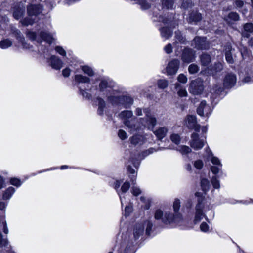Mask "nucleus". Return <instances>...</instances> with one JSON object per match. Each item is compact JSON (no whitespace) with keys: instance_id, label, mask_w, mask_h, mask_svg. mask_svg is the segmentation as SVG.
Returning <instances> with one entry per match:
<instances>
[{"instance_id":"1","label":"nucleus","mask_w":253,"mask_h":253,"mask_svg":"<svg viewBox=\"0 0 253 253\" xmlns=\"http://www.w3.org/2000/svg\"><path fill=\"white\" fill-rule=\"evenodd\" d=\"M180 207V200L178 199H175L173 205L175 212L174 215L171 214L169 211L166 210L163 211L161 209H157L154 214L155 219L156 220H161L166 224L175 223L177 225L181 226L184 223V221L182 218L181 214L177 213Z\"/></svg>"},{"instance_id":"2","label":"nucleus","mask_w":253,"mask_h":253,"mask_svg":"<svg viewBox=\"0 0 253 253\" xmlns=\"http://www.w3.org/2000/svg\"><path fill=\"white\" fill-rule=\"evenodd\" d=\"M114 95L109 96V101L113 105H122L125 108L129 107L133 103V99L131 97L127 96H124L121 94L120 92H114Z\"/></svg>"},{"instance_id":"3","label":"nucleus","mask_w":253,"mask_h":253,"mask_svg":"<svg viewBox=\"0 0 253 253\" xmlns=\"http://www.w3.org/2000/svg\"><path fill=\"white\" fill-rule=\"evenodd\" d=\"M42 10L41 5H31L27 7L28 17L21 21L23 25L28 26L32 25L36 20L37 16L40 13Z\"/></svg>"},{"instance_id":"4","label":"nucleus","mask_w":253,"mask_h":253,"mask_svg":"<svg viewBox=\"0 0 253 253\" xmlns=\"http://www.w3.org/2000/svg\"><path fill=\"white\" fill-rule=\"evenodd\" d=\"M119 116L123 120L124 124L130 129L131 132L138 131L140 129L133 124L135 118L132 117L133 113L131 111H123L119 114Z\"/></svg>"},{"instance_id":"5","label":"nucleus","mask_w":253,"mask_h":253,"mask_svg":"<svg viewBox=\"0 0 253 253\" xmlns=\"http://www.w3.org/2000/svg\"><path fill=\"white\" fill-rule=\"evenodd\" d=\"M153 224L150 220H147L143 223H139L135 225L134 230L133 234L135 239H137L141 235H143L144 231V227L146 226V233L150 235Z\"/></svg>"},{"instance_id":"6","label":"nucleus","mask_w":253,"mask_h":253,"mask_svg":"<svg viewBox=\"0 0 253 253\" xmlns=\"http://www.w3.org/2000/svg\"><path fill=\"white\" fill-rule=\"evenodd\" d=\"M205 152L206 153L207 159L208 160H210L212 164L214 165L211 167V170L215 174L219 173L220 170L221 169L222 166L219 159L217 157L213 156L212 152L209 147L206 148Z\"/></svg>"},{"instance_id":"7","label":"nucleus","mask_w":253,"mask_h":253,"mask_svg":"<svg viewBox=\"0 0 253 253\" xmlns=\"http://www.w3.org/2000/svg\"><path fill=\"white\" fill-rule=\"evenodd\" d=\"M204 89L203 81L201 79L197 78L191 82L188 90L189 92L193 95H200Z\"/></svg>"},{"instance_id":"8","label":"nucleus","mask_w":253,"mask_h":253,"mask_svg":"<svg viewBox=\"0 0 253 253\" xmlns=\"http://www.w3.org/2000/svg\"><path fill=\"white\" fill-rule=\"evenodd\" d=\"M114 85L115 83L109 79L102 80L99 84V90L100 91H105L109 93V94L107 93L108 100L109 96H115L116 94H114V92H117V90L112 89L113 87H114Z\"/></svg>"},{"instance_id":"9","label":"nucleus","mask_w":253,"mask_h":253,"mask_svg":"<svg viewBox=\"0 0 253 253\" xmlns=\"http://www.w3.org/2000/svg\"><path fill=\"white\" fill-rule=\"evenodd\" d=\"M206 137L204 139L200 138L197 133H193L191 136L190 145L194 150H198L202 149L206 142Z\"/></svg>"},{"instance_id":"10","label":"nucleus","mask_w":253,"mask_h":253,"mask_svg":"<svg viewBox=\"0 0 253 253\" xmlns=\"http://www.w3.org/2000/svg\"><path fill=\"white\" fill-rule=\"evenodd\" d=\"M145 118L142 119L141 123L144 127L152 129L156 124V119L154 116L148 112H146Z\"/></svg>"},{"instance_id":"11","label":"nucleus","mask_w":253,"mask_h":253,"mask_svg":"<svg viewBox=\"0 0 253 253\" xmlns=\"http://www.w3.org/2000/svg\"><path fill=\"white\" fill-rule=\"evenodd\" d=\"M212 111L211 106L207 104L205 101H201L197 109V114L202 117H209Z\"/></svg>"},{"instance_id":"12","label":"nucleus","mask_w":253,"mask_h":253,"mask_svg":"<svg viewBox=\"0 0 253 253\" xmlns=\"http://www.w3.org/2000/svg\"><path fill=\"white\" fill-rule=\"evenodd\" d=\"M184 125L190 129L199 132L200 125L197 124L196 117L194 115H188L184 121Z\"/></svg>"},{"instance_id":"13","label":"nucleus","mask_w":253,"mask_h":253,"mask_svg":"<svg viewBox=\"0 0 253 253\" xmlns=\"http://www.w3.org/2000/svg\"><path fill=\"white\" fill-rule=\"evenodd\" d=\"M203 201V200L202 198L201 199H198V203L196 206V213L194 219L195 223L199 222L202 219L205 217L203 213L204 204Z\"/></svg>"},{"instance_id":"14","label":"nucleus","mask_w":253,"mask_h":253,"mask_svg":"<svg viewBox=\"0 0 253 253\" xmlns=\"http://www.w3.org/2000/svg\"><path fill=\"white\" fill-rule=\"evenodd\" d=\"M179 61L177 59H173L169 62L166 68L167 74L168 75L175 74L179 68Z\"/></svg>"},{"instance_id":"15","label":"nucleus","mask_w":253,"mask_h":253,"mask_svg":"<svg viewBox=\"0 0 253 253\" xmlns=\"http://www.w3.org/2000/svg\"><path fill=\"white\" fill-rule=\"evenodd\" d=\"M195 57L194 51L190 48H185L183 51L181 59L183 62L189 63L194 61Z\"/></svg>"},{"instance_id":"16","label":"nucleus","mask_w":253,"mask_h":253,"mask_svg":"<svg viewBox=\"0 0 253 253\" xmlns=\"http://www.w3.org/2000/svg\"><path fill=\"white\" fill-rule=\"evenodd\" d=\"M195 47L198 49L206 50L209 47V43L205 37H196L194 39Z\"/></svg>"},{"instance_id":"17","label":"nucleus","mask_w":253,"mask_h":253,"mask_svg":"<svg viewBox=\"0 0 253 253\" xmlns=\"http://www.w3.org/2000/svg\"><path fill=\"white\" fill-rule=\"evenodd\" d=\"M237 78L235 74L232 73L227 74L223 80V85L225 88L233 87L236 83Z\"/></svg>"},{"instance_id":"18","label":"nucleus","mask_w":253,"mask_h":253,"mask_svg":"<svg viewBox=\"0 0 253 253\" xmlns=\"http://www.w3.org/2000/svg\"><path fill=\"white\" fill-rule=\"evenodd\" d=\"M147 135H143L139 134L134 135L130 138L129 140L131 144L136 145H142L145 142Z\"/></svg>"},{"instance_id":"19","label":"nucleus","mask_w":253,"mask_h":253,"mask_svg":"<svg viewBox=\"0 0 253 253\" xmlns=\"http://www.w3.org/2000/svg\"><path fill=\"white\" fill-rule=\"evenodd\" d=\"M241 34L243 37L248 38L251 34H253V23H247L243 25Z\"/></svg>"},{"instance_id":"20","label":"nucleus","mask_w":253,"mask_h":253,"mask_svg":"<svg viewBox=\"0 0 253 253\" xmlns=\"http://www.w3.org/2000/svg\"><path fill=\"white\" fill-rule=\"evenodd\" d=\"M50 61L51 66L54 69L60 70L63 66V62L54 55L51 57Z\"/></svg>"},{"instance_id":"21","label":"nucleus","mask_w":253,"mask_h":253,"mask_svg":"<svg viewBox=\"0 0 253 253\" xmlns=\"http://www.w3.org/2000/svg\"><path fill=\"white\" fill-rule=\"evenodd\" d=\"M168 132V129L166 127H160L153 131L154 134L158 139L161 140L164 138Z\"/></svg>"},{"instance_id":"22","label":"nucleus","mask_w":253,"mask_h":253,"mask_svg":"<svg viewBox=\"0 0 253 253\" xmlns=\"http://www.w3.org/2000/svg\"><path fill=\"white\" fill-rule=\"evenodd\" d=\"M232 49V46L230 44H227L225 46L224 51L225 59L227 62L229 64H233L234 63V59L231 54Z\"/></svg>"},{"instance_id":"23","label":"nucleus","mask_w":253,"mask_h":253,"mask_svg":"<svg viewBox=\"0 0 253 253\" xmlns=\"http://www.w3.org/2000/svg\"><path fill=\"white\" fill-rule=\"evenodd\" d=\"M40 36L42 40L46 41L49 44L52 43L53 38L51 34L45 32H41Z\"/></svg>"},{"instance_id":"24","label":"nucleus","mask_w":253,"mask_h":253,"mask_svg":"<svg viewBox=\"0 0 253 253\" xmlns=\"http://www.w3.org/2000/svg\"><path fill=\"white\" fill-rule=\"evenodd\" d=\"M75 82L78 84L88 83L90 82V79L86 76L82 75H76L74 77Z\"/></svg>"},{"instance_id":"25","label":"nucleus","mask_w":253,"mask_h":253,"mask_svg":"<svg viewBox=\"0 0 253 253\" xmlns=\"http://www.w3.org/2000/svg\"><path fill=\"white\" fill-rule=\"evenodd\" d=\"M224 20L230 23L232 21H236L239 20V15L236 12H230L227 17H224Z\"/></svg>"},{"instance_id":"26","label":"nucleus","mask_w":253,"mask_h":253,"mask_svg":"<svg viewBox=\"0 0 253 253\" xmlns=\"http://www.w3.org/2000/svg\"><path fill=\"white\" fill-rule=\"evenodd\" d=\"M4 247V250L7 253H15L13 251H11V246L9 244L7 239H2L1 238V248Z\"/></svg>"},{"instance_id":"27","label":"nucleus","mask_w":253,"mask_h":253,"mask_svg":"<svg viewBox=\"0 0 253 253\" xmlns=\"http://www.w3.org/2000/svg\"><path fill=\"white\" fill-rule=\"evenodd\" d=\"M201 65L204 66H207L211 61V56L207 54H203L200 56Z\"/></svg>"},{"instance_id":"28","label":"nucleus","mask_w":253,"mask_h":253,"mask_svg":"<svg viewBox=\"0 0 253 253\" xmlns=\"http://www.w3.org/2000/svg\"><path fill=\"white\" fill-rule=\"evenodd\" d=\"M15 190L12 187H8L3 193L2 198L4 200H8L12 194L15 192Z\"/></svg>"},{"instance_id":"29","label":"nucleus","mask_w":253,"mask_h":253,"mask_svg":"<svg viewBox=\"0 0 253 253\" xmlns=\"http://www.w3.org/2000/svg\"><path fill=\"white\" fill-rule=\"evenodd\" d=\"M175 87L178 89L177 94L179 96L182 97L187 96L188 94L186 89L183 87H181L178 83L175 84Z\"/></svg>"},{"instance_id":"30","label":"nucleus","mask_w":253,"mask_h":253,"mask_svg":"<svg viewBox=\"0 0 253 253\" xmlns=\"http://www.w3.org/2000/svg\"><path fill=\"white\" fill-rule=\"evenodd\" d=\"M160 32L162 37L166 39L169 38L172 35L171 31L167 27L161 28L160 29Z\"/></svg>"},{"instance_id":"31","label":"nucleus","mask_w":253,"mask_h":253,"mask_svg":"<svg viewBox=\"0 0 253 253\" xmlns=\"http://www.w3.org/2000/svg\"><path fill=\"white\" fill-rule=\"evenodd\" d=\"M25 9L23 7L15 8L13 10V16L16 19H19L24 14Z\"/></svg>"},{"instance_id":"32","label":"nucleus","mask_w":253,"mask_h":253,"mask_svg":"<svg viewBox=\"0 0 253 253\" xmlns=\"http://www.w3.org/2000/svg\"><path fill=\"white\" fill-rule=\"evenodd\" d=\"M17 39L19 40V42L21 44L23 48L25 49H29L30 46L29 45L27 44L25 42V39L24 37L21 35V32L20 31H17Z\"/></svg>"},{"instance_id":"33","label":"nucleus","mask_w":253,"mask_h":253,"mask_svg":"<svg viewBox=\"0 0 253 253\" xmlns=\"http://www.w3.org/2000/svg\"><path fill=\"white\" fill-rule=\"evenodd\" d=\"M177 150L179 151L182 155H187L191 152V148L186 145H181L178 146L177 148Z\"/></svg>"},{"instance_id":"34","label":"nucleus","mask_w":253,"mask_h":253,"mask_svg":"<svg viewBox=\"0 0 253 253\" xmlns=\"http://www.w3.org/2000/svg\"><path fill=\"white\" fill-rule=\"evenodd\" d=\"M97 100L98 102V114L102 115L103 113L104 109L105 108V101L100 98H97Z\"/></svg>"},{"instance_id":"35","label":"nucleus","mask_w":253,"mask_h":253,"mask_svg":"<svg viewBox=\"0 0 253 253\" xmlns=\"http://www.w3.org/2000/svg\"><path fill=\"white\" fill-rule=\"evenodd\" d=\"M223 64L221 63H215L214 65L213 69L211 71V74L213 76H215L216 74L218 72H220L223 69Z\"/></svg>"},{"instance_id":"36","label":"nucleus","mask_w":253,"mask_h":253,"mask_svg":"<svg viewBox=\"0 0 253 253\" xmlns=\"http://www.w3.org/2000/svg\"><path fill=\"white\" fill-rule=\"evenodd\" d=\"M202 18V16H201V14L199 13H197V12H194V13H191L190 16H189V22H198L199 21H200Z\"/></svg>"},{"instance_id":"37","label":"nucleus","mask_w":253,"mask_h":253,"mask_svg":"<svg viewBox=\"0 0 253 253\" xmlns=\"http://www.w3.org/2000/svg\"><path fill=\"white\" fill-rule=\"evenodd\" d=\"M175 42L176 43H178V42L180 43L185 44L186 43V40L182 36L181 32L179 31L175 32Z\"/></svg>"},{"instance_id":"38","label":"nucleus","mask_w":253,"mask_h":253,"mask_svg":"<svg viewBox=\"0 0 253 253\" xmlns=\"http://www.w3.org/2000/svg\"><path fill=\"white\" fill-rule=\"evenodd\" d=\"M201 188L203 191L206 192L209 190L210 188V183L208 179L203 178L201 181Z\"/></svg>"},{"instance_id":"39","label":"nucleus","mask_w":253,"mask_h":253,"mask_svg":"<svg viewBox=\"0 0 253 253\" xmlns=\"http://www.w3.org/2000/svg\"><path fill=\"white\" fill-rule=\"evenodd\" d=\"M83 72L89 76H92L94 75L93 70L88 66H83L81 67Z\"/></svg>"},{"instance_id":"40","label":"nucleus","mask_w":253,"mask_h":253,"mask_svg":"<svg viewBox=\"0 0 253 253\" xmlns=\"http://www.w3.org/2000/svg\"><path fill=\"white\" fill-rule=\"evenodd\" d=\"M170 139L173 143L178 145L180 142L181 138L178 134L172 133L170 136Z\"/></svg>"},{"instance_id":"41","label":"nucleus","mask_w":253,"mask_h":253,"mask_svg":"<svg viewBox=\"0 0 253 253\" xmlns=\"http://www.w3.org/2000/svg\"><path fill=\"white\" fill-rule=\"evenodd\" d=\"M158 86L160 89H165L168 86V82L165 79H161L158 81Z\"/></svg>"},{"instance_id":"42","label":"nucleus","mask_w":253,"mask_h":253,"mask_svg":"<svg viewBox=\"0 0 253 253\" xmlns=\"http://www.w3.org/2000/svg\"><path fill=\"white\" fill-rule=\"evenodd\" d=\"M162 4L163 7H166L167 9L172 8L173 4V0H162Z\"/></svg>"},{"instance_id":"43","label":"nucleus","mask_w":253,"mask_h":253,"mask_svg":"<svg viewBox=\"0 0 253 253\" xmlns=\"http://www.w3.org/2000/svg\"><path fill=\"white\" fill-rule=\"evenodd\" d=\"M11 44L12 42L9 39H5L1 41V48H7L10 47Z\"/></svg>"},{"instance_id":"44","label":"nucleus","mask_w":253,"mask_h":253,"mask_svg":"<svg viewBox=\"0 0 253 253\" xmlns=\"http://www.w3.org/2000/svg\"><path fill=\"white\" fill-rule=\"evenodd\" d=\"M240 50L243 59H245L247 57L249 56L250 53L246 47H241Z\"/></svg>"},{"instance_id":"45","label":"nucleus","mask_w":253,"mask_h":253,"mask_svg":"<svg viewBox=\"0 0 253 253\" xmlns=\"http://www.w3.org/2000/svg\"><path fill=\"white\" fill-rule=\"evenodd\" d=\"M188 71L190 74H195L199 71V67L197 65L192 64L189 66Z\"/></svg>"},{"instance_id":"46","label":"nucleus","mask_w":253,"mask_h":253,"mask_svg":"<svg viewBox=\"0 0 253 253\" xmlns=\"http://www.w3.org/2000/svg\"><path fill=\"white\" fill-rule=\"evenodd\" d=\"M211 182L213 187L215 189H218L220 187V183L219 180L216 176H213L211 179Z\"/></svg>"},{"instance_id":"47","label":"nucleus","mask_w":253,"mask_h":253,"mask_svg":"<svg viewBox=\"0 0 253 253\" xmlns=\"http://www.w3.org/2000/svg\"><path fill=\"white\" fill-rule=\"evenodd\" d=\"M10 183L11 185L16 187L20 186L22 182L21 180L17 178H12L10 179Z\"/></svg>"},{"instance_id":"48","label":"nucleus","mask_w":253,"mask_h":253,"mask_svg":"<svg viewBox=\"0 0 253 253\" xmlns=\"http://www.w3.org/2000/svg\"><path fill=\"white\" fill-rule=\"evenodd\" d=\"M118 137L122 140H125L127 138L126 133L123 130L120 129L118 133Z\"/></svg>"},{"instance_id":"49","label":"nucleus","mask_w":253,"mask_h":253,"mask_svg":"<svg viewBox=\"0 0 253 253\" xmlns=\"http://www.w3.org/2000/svg\"><path fill=\"white\" fill-rule=\"evenodd\" d=\"M55 50L57 53L63 56H65L66 55L65 50L61 46H56L55 48Z\"/></svg>"},{"instance_id":"50","label":"nucleus","mask_w":253,"mask_h":253,"mask_svg":"<svg viewBox=\"0 0 253 253\" xmlns=\"http://www.w3.org/2000/svg\"><path fill=\"white\" fill-rule=\"evenodd\" d=\"M130 187V184L128 182H125L121 187V191L123 193L126 192Z\"/></svg>"},{"instance_id":"51","label":"nucleus","mask_w":253,"mask_h":253,"mask_svg":"<svg viewBox=\"0 0 253 253\" xmlns=\"http://www.w3.org/2000/svg\"><path fill=\"white\" fill-rule=\"evenodd\" d=\"M177 80L179 82L183 84L186 83L187 81L186 76L183 74H181L178 76Z\"/></svg>"},{"instance_id":"52","label":"nucleus","mask_w":253,"mask_h":253,"mask_svg":"<svg viewBox=\"0 0 253 253\" xmlns=\"http://www.w3.org/2000/svg\"><path fill=\"white\" fill-rule=\"evenodd\" d=\"M131 192L134 196H138L141 193V190L139 188L133 186L131 189Z\"/></svg>"},{"instance_id":"53","label":"nucleus","mask_w":253,"mask_h":253,"mask_svg":"<svg viewBox=\"0 0 253 253\" xmlns=\"http://www.w3.org/2000/svg\"><path fill=\"white\" fill-rule=\"evenodd\" d=\"M194 166L196 169H200L203 167V163L202 160H198L194 162Z\"/></svg>"},{"instance_id":"54","label":"nucleus","mask_w":253,"mask_h":253,"mask_svg":"<svg viewBox=\"0 0 253 253\" xmlns=\"http://www.w3.org/2000/svg\"><path fill=\"white\" fill-rule=\"evenodd\" d=\"M79 89H80V93L82 94V95L83 96V97L84 98H85L86 99H90V97H91V95L86 92L85 90L81 89L80 88V87H79Z\"/></svg>"},{"instance_id":"55","label":"nucleus","mask_w":253,"mask_h":253,"mask_svg":"<svg viewBox=\"0 0 253 253\" xmlns=\"http://www.w3.org/2000/svg\"><path fill=\"white\" fill-rule=\"evenodd\" d=\"M140 4L143 9H147L150 7V4L147 2L145 0H141Z\"/></svg>"},{"instance_id":"56","label":"nucleus","mask_w":253,"mask_h":253,"mask_svg":"<svg viewBox=\"0 0 253 253\" xmlns=\"http://www.w3.org/2000/svg\"><path fill=\"white\" fill-rule=\"evenodd\" d=\"M1 224H2V225L3 226V232L5 234H7L8 233V229L7 227V224L5 220L2 219L1 218Z\"/></svg>"},{"instance_id":"57","label":"nucleus","mask_w":253,"mask_h":253,"mask_svg":"<svg viewBox=\"0 0 253 253\" xmlns=\"http://www.w3.org/2000/svg\"><path fill=\"white\" fill-rule=\"evenodd\" d=\"M209 226L205 222H203L200 225V229L202 232H207L209 231Z\"/></svg>"},{"instance_id":"58","label":"nucleus","mask_w":253,"mask_h":253,"mask_svg":"<svg viewBox=\"0 0 253 253\" xmlns=\"http://www.w3.org/2000/svg\"><path fill=\"white\" fill-rule=\"evenodd\" d=\"M132 211V208L131 206H127L125 209V215L128 216Z\"/></svg>"},{"instance_id":"59","label":"nucleus","mask_w":253,"mask_h":253,"mask_svg":"<svg viewBox=\"0 0 253 253\" xmlns=\"http://www.w3.org/2000/svg\"><path fill=\"white\" fill-rule=\"evenodd\" d=\"M127 170H128V171L130 173H131V174H133V175H132V176L134 177V179H133V177H131V179L132 181V182H133V181H134V180H135V177H136V175H134V174H135V170L134 169H133L131 167V166H129L128 167V168H127Z\"/></svg>"},{"instance_id":"60","label":"nucleus","mask_w":253,"mask_h":253,"mask_svg":"<svg viewBox=\"0 0 253 253\" xmlns=\"http://www.w3.org/2000/svg\"><path fill=\"white\" fill-rule=\"evenodd\" d=\"M192 5V2L191 0H185L182 3V6L184 8H187L191 7Z\"/></svg>"},{"instance_id":"61","label":"nucleus","mask_w":253,"mask_h":253,"mask_svg":"<svg viewBox=\"0 0 253 253\" xmlns=\"http://www.w3.org/2000/svg\"><path fill=\"white\" fill-rule=\"evenodd\" d=\"M26 35L27 37L32 40H34L36 39V33L32 31H28Z\"/></svg>"},{"instance_id":"62","label":"nucleus","mask_w":253,"mask_h":253,"mask_svg":"<svg viewBox=\"0 0 253 253\" xmlns=\"http://www.w3.org/2000/svg\"><path fill=\"white\" fill-rule=\"evenodd\" d=\"M71 70L69 68H66L62 71V75L65 77H68L70 75Z\"/></svg>"},{"instance_id":"63","label":"nucleus","mask_w":253,"mask_h":253,"mask_svg":"<svg viewBox=\"0 0 253 253\" xmlns=\"http://www.w3.org/2000/svg\"><path fill=\"white\" fill-rule=\"evenodd\" d=\"M164 50L167 53H170L172 52V46L170 44H168L164 48Z\"/></svg>"},{"instance_id":"64","label":"nucleus","mask_w":253,"mask_h":253,"mask_svg":"<svg viewBox=\"0 0 253 253\" xmlns=\"http://www.w3.org/2000/svg\"><path fill=\"white\" fill-rule=\"evenodd\" d=\"M235 4L237 8H241L244 5V2L241 0H236Z\"/></svg>"}]
</instances>
